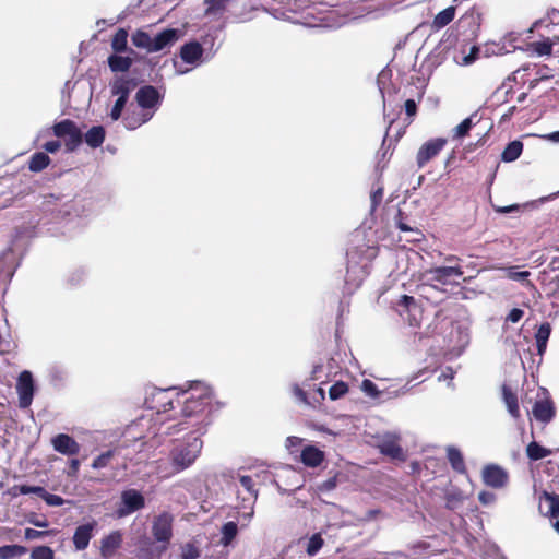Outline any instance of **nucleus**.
Masks as SVG:
<instances>
[{
	"label": "nucleus",
	"instance_id": "20",
	"mask_svg": "<svg viewBox=\"0 0 559 559\" xmlns=\"http://www.w3.org/2000/svg\"><path fill=\"white\" fill-rule=\"evenodd\" d=\"M122 534L119 531L111 532L102 539L100 552L105 558H111L116 550L121 546Z\"/></svg>",
	"mask_w": 559,
	"mask_h": 559
},
{
	"label": "nucleus",
	"instance_id": "29",
	"mask_svg": "<svg viewBox=\"0 0 559 559\" xmlns=\"http://www.w3.org/2000/svg\"><path fill=\"white\" fill-rule=\"evenodd\" d=\"M132 44L136 48L146 50L148 53H153L151 50L153 47V37L145 31L138 29L131 36Z\"/></svg>",
	"mask_w": 559,
	"mask_h": 559
},
{
	"label": "nucleus",
	"instance_id": "60",
	"mask_svg": "<svg viewBox=\"0 0 559 559\" xmlns=\"http://www.w3.org/2000/svg\"><path fill=\"white\" fill-rule=\"evenodd\" d=\"M121 20L120 16L116 19H100L96 22L97 27L99 31H103L107 26H114L116 23H118Z\"/></svg>",
	"mask_w": 559,
	"mask_h": 559
},
{
	"label": "nucleus",
	"instance_id": "42",
	"mask_svg": "<svg viewBox=\"0 0 559 559\" xmlns=\"http://www.w3.org/2000/svg\"><path fill=\"white\" fill-rule=\"evenodd\" d=\"M324 542L320 533L313 534L307 542L306 552L309 556H314L322 548Z\"/></svg>",
	"mask_w": 559,
	"mask_h": 559
},
{
	"label": "nucleus",
	"instance_id": "54",
	"mask_svg": "<svg viewBox=\"0 0 559 559\" xmlns=\"http://www.w3.org/2000/svg\"><path fill=\"white\" fill-rule=\"evenodd\" d=\"M48 534H49V532H46V531H37L35 528H26L24 536L27 540H33V539L43 538V537L47 536Z\"/></svg>",
	"mask_w": 559,
	"mask_h": 559
},
{
	"label": "nucleus",
	"instance_id": "10",
	"mask_svg": "<svg viewBox=\"0 0 559 559\" xmlns=\"http://www.w3.org/2000/svg\"><path fill=\"white\" fill-rule=\"evenodd\" d=\"M447 140L436 138L424 143L417 152L416 160L418 167H424L430 159L436 157L445 146Z\"/></svg>",
	"mask_w": 559,
	"mask_h": 559
},
{
	"label": "nucleus",
	"instance_id": "39",
	"mask_svg": "<svg viewBox=\"0 0 559 559\" xmlns=\"http://www.w3.org/2000/svg\"><path fill=\"white\" fill-rule=\"evenodd\" d=\"M27 552V548L21 545L0 546V559H12Z\"/></svg>",
	"mask_w": 559,
	"mask_h": 559
},
{
	"label": "nucleus",
	"instance_id": "41",
	"mask_svg": "<svg viewBox=\"0 0 559 559\" xmlns=\"http://www.w3.org/2000/svg\"><path fill=\"white\" fill-rule=\"evenodd\" d=\"M66 138V148L68 152L75 151L83 141V134L78 126Z\"/></svg>",
	"mask_w": 559,
	"mask_h": 559
},
{
	"label": "nucleus",
	"instance_id": "21",
	"mask_svg": "<svg viewBox=\"0 0 559 559\" xmlns=\"http://www.w3.org/2000/svg\"><path fill=\"white\" fill-rule=\"evenodd\" d=\"M111 94L118 96V98H123L126 100L129 99L130 93L136 86V83L132 79L128 78H117L111 83Z\"/></svg>",
	"mask_w": 559,
	"mask_h": 559
},
{
	"label": "nucleus",
	"instance_id": "8",
	"mask_svg": "<svg viewBox=\"0 0 559 559\" xmlns=\"http://www.w3.org/2000/svg\"><path fill=\"white\" fill-rule=\"evenodd\" d=\"M174 518L170 513L164 512L153 521L152 533L158 543L168 544L173 537Z\"/></svg>",
	"mask_w": 559,
	"mask_h": 559
},
{
	"label": "nucleus",
	"instance_id": "26",
	"mask_svg": "<svg viewBox=\"0 0 559 559\" xmlns=\"http://www.w3.org/2000/svg\"><path fill=\"white\" fill-rule=\"evenodd\" d=\"M105 134L104 127L94 126L85 133L83 139L90 147L97 148L104 143Z\"/></svg>",
	"mask_w": 559,
	"mask_h": 559
},
{
	"label": "nucleus",
	"instance_id": "14",
	"mask_svg": "<svg viewBox=\"0 0 559 559\" xmlns=\"http://www.w3.org/2000/svg\"><path fill=\"white\" fill-rule=\"evenodd\" d=\"M508 473L498 465H488L483 471L484 483L492 488H501L508 483Z\"/></svg>",
	"mask_w": 559,
	"mask_h": 559
},
{
	"label": "nucleus",
	"instance_id": "15",
	"mask_svg": "<svg viewBox=\"0 0 559 559\" xmlns=\"http://www.w3.org/2000/svg\"><path fill=\"white\" fill-rule=\"evenodd\" d=\"M53 450L63 455H76L80 444L67 433H59L51 439Z\"/></svg>",
	"mask_w": 559,
	"mask_h": 559
},
{
	"label": "nucleus",
	"instance_id": "35",
	"mask_svg": "<svg viewBox=\"0 0 559 559\" xmlns=\"http://www.w3.org/2000/svg\"><path fill=\"white\" fill-rule=\"evenodd\" d=\"M455 16V8L454 7H448L447 9L439 12L432 22V26L437 29H440L448 24H450Z\"/></svg>",
	"mask_w": 559,
	"mask_h": 559
},
{
	"label": "nucleus",
	"instance_id": "56",
	"mask_svg": "<svg viewBox=\"0 0 559 559\" xmlns=\"http://www.w3.org/2000/svg\"><path fill=\"white\" fill-rule=\"evenodd\" d=\"M337 485L336 477H331L318 486V490L321 492H328L335 489Z\"/></svg>",
	"mask_w": 559,
	"mask_h": 559
},
{
	"label": "nucleus",
	"instance_id": "57",
	"mask_svg": "<svg viewBox=\"0 0 559 559\" xmlns=\"http://www.w3.org/2000/svg\"><path fill=\"white\" fill-rule=\"evenodd\" d=\"M524 316V311L520 308H513L509 314L507 316V321L508 322H512V323H516L519 322L522 317Z\"/></svg>",
	"mask_w": 559,
	"mask_h": 559
},
{
	"label": "nucleus",
	"instance_id": "11",
	"mask_svg": "<svg viewBox=\"0 0 559 559\" xmlns=\"http://www.w3.org/2000/svg\"><path fill=\"white\" fill-rule=\"evenodd\" d=\"M177 392H180V388L156 389L153 392L152 402L155 403L153 407L157 408L159 416L175 408L173 395Z\"/></svg>",
	"mask_w": 559,
	"mask_h": 559
},
{
	"label": "nucleus",
	"instance_id": "34",
	"mask_svg": "<svg viewBox=\"0 0 559 559\" xmlns=\"http://www.w3.org/2000/svg\"><path fill=\"white\" fill-rule=\"evenodd\" d=\"M221 534H222L221 544L224 547L229 546L238 534L237 523L234 521L226 522L221 528Z\"/></svg>",
	"mask_w": 559,
	"mask_h": 559
},
{
	"label": "nucleus",
	"instance_id": "19",
	"mask_svg": "<svg viewBox=\"0 0 559 559\" xmlns=\"http://www.w3.org/2000/svg\"><path fill=\"white\" fill-rule=\"evenodd\" d=\"M324 452L314 445H307L300 454L301 463L307 467H318L324 460Z\"/></svg>",
	"mask_w": 559,
	"mask_h": 559
},
{
	"label": "nucleus",
	"instance_id": "40",
	"mask_svg": "<svg viewBox=\"0 0 559 559\" xmlns=\"http://www.w3.org/2000/svg\"><path fill=\"white\" fill-rule=\"evenodd\" d=\"M76 127L75 122L70 119H64L57 122L52 127L53 134L57 138H66Z\"/></svg>",
	"mask_w": 559,
	"mask_h": 559
},
{
	"label": "nucleus",
	"instance_id": "48",
	"mask_svg": "<svg viewBox=\"0 0 559 559\" xmlns=\"http://www.w3.org/2000/svg\"><path fill=\"white\" fill-rule=\"evenodd\" d=\"M127 102L128 100H126L123 98L116 99V102L111 108L110 115H109L112 121H117L120 119L122 110L124 109Z\"/></svg>",
	"mask_w": 559,
	"mask_h": 559
},
{
	"label": "nucleus",
	"instance_id": "28",
	"mask_svg": "<svg viewBox=\"0 0 559 559\" xmlns=\"http://www.w3.org/2000/svg\"><path fill=\"white\" fill-rule=\"evenodd\" d=\"M506 273V277L521 283L525 287H533V284L531 281H528V276L531 273L528 271H519L518 266H508L501 269Z\"/></svg>",
	"mask_w": 559,
	"mask_h": 559
},
{
	"label": "nucleus",
	"instance_id": "59",
	"mask_svg": "<svg viewBox=\"0 0 559 559\" xmlns=\"http://www.w3.org/2000/svg\"><path fill=\"white\" fill-rule=\"evenodd\" d=\"M27 522L36 527H41V528L47 527L49 524L47 520H40L36 514H31L27 518Z\"/></svg>",
	"mask_w": 559,
	"mask_h": 559
},
{
	"label": "nucleus",
	"instance_id": "46",
	"mask_svg": "<svg viewBox=\"0 0 559 559\" xmlns=\"http://www.w3.org/2000/svg\"><path fill=\"white\" fill-rule=\"evenodd\" d=\"M347 391H348V385L343 381H338L330 388L329 397L332 401H336V400L341 399L342 396H344L347 393Z\"/></svg>",
	"mask_w": 559,
	"mask_h": 559
},
{
	"label": "nucleus",
	"instance_id": "24",
	"mask_svg": "<svg viewBox=\"0 0 559 559\" xmlns=\"http://www.w3.org/2000/svg\"><path fill=\"white\" fill-rule=\"evenodd\" d=\"M532 413L537 420L548 423L554 417V407L549 401L538 400L535 402Z\"/></svg>",
	"mask_w": 559,
	"mask_h": 559
},
{
	"label": "nucleus",
	"instance_id": "36",
	"mask_svg": "<svg viewBox=\"0 0 559 559\" xmlns=\"http://www.w3.org/2000/svg\"><path fill=\"white\" fill-rule=\"evenodd\" d=\"M128 31L126 28H119L111 39V48L116 53H120L127 50L128 45Z\"/></svg>",
	"mask_w": 559,
	"mask_h": 559
},
{
	"label": "nucleus",
	"instance_id": "12",
	"mask_svg": "<svg viewBox=\"0 0 559 559\" xmlns=\"http://www.w3.org/2000/svg\"><path fill=\"white\" fill-rule=\"evenodd\" d=\"M360 389L367 396H369L371 399H379L382 395H385L386 399H394V397H399V396L406 394L411 390V386L407 383L400 390L380 391L378 389V386L376 385V383H373L371 380L364 379L361 382Z\"/></svg>",
	"mask_w": 559,
	"mask_h": 559
},
{
	"label": "nucleus",
	"instance_id": "44",
	"mask_svg": "<svg viewBox=\"0 0 559 559\" xmlns=\"http://www.w3.org/2000/svg\"><path fill=\"white\" fill-rule=\"evenodd\" d=\"M292 393L299 403L314 408V403H312L307 392L299 384L294 383L292 385Z\"/></svg>",
	"mask_w": 559,
	"mask_h": 559
},
{
	"label": "nucleus",
	"instance_id": "5",
	"mask_svg": "<svg viewBox=\"0 0 559 559\" xmlns=\"http://www.w3.org/2000/svg\"><path fill=\"white\" fill-rule=\"evenodd\" d=\"M16 393L19 396V407L22 409L28 408L35 394V383L31 371L24 370L20 373L16 381Z\"/></svg>",
	"mask_w": 559,
	"mask_h": 559
},
{
	"label": "nucleus",
	"instance_id": "38",
	"mask_svg": "<svg viewBox=\"0 0 559 559\" xmlns=\"http://www.w3.org/2000/svg\"><path fill=\"white\" fill-rule=\"evenodd\" d=\"M50 163L49 156L44 152L35 153L28 163V168L31 171L38 173L45 169Z\"/></svg>",
	"mask_w": 559,
	"mask_h": 559
},
{
	"label": "nucleus",
	"instance_id": "23",
	"mask_svg": "<svg viewBox=\"0 0 559 559\" xmlns=\"http://www.w3.org/2000/svg\"><path fill=\"white\" fill-rule=\"evenodd\" d=\"M380 451L392 459H403L404 455L403 449L399 445L395 437L392 435H388L382 439Z\"/></svg>",
	"mask_w": 559,
	"mask_h": 559
},
{
	"label": "nucleus",
	"instance_id": "1",
	"mask_svg": "<svg viewBox=\"0 0 559 559\" xmlns=\"http://www.w3.org/2000/svg\"><path fill=\"white\" fill-rule=\"evenodd\" d=\"M176 396L177 404L181 405L180 414L162 419V433L177 436L187 430L203 433L213 399L210 385L201 381H190L180 386Z\"/></svg>",
	"mask_w": 559,
	"mask_h": 559
},
{
	"label": "nucleus",
	"instance_id": "51",
	"mask_svg": "<svg viewBox=\"0 0 559 559\" xmlns=\"http://www.w3.org/2000/svg\"><path fill=\"white\" fill-rule=\"evenodd\" d=\"M534 51L538 56H549L551 55L552 46L547 41H538L534 44Z\"/></svg>",
	"mask_w": 559,
	"mask_h": 559
},
{
	"label": "nucleus",
	"instance_id": "53",
	"mask_svg": "<svg viewBox=\"0 0 559 559\" xmlns=\"http://www.w3.org/2000/svg\"><path fill=\"white\" fill-rule=\"evenodd\" d=\"M35 225H29L27 227L17 226L16 227V237L23 238V237H34L35 236Z\"/></svg>",
	"mask_w": 559,
	"mask_h": 559
},
{
	"label": "nucleus",
	"instance_id": "37",
	"mask_svg": "<svg viewBox=\"0 0 559 559\" xmlns=\"http://www.w3.org/2000/svg\"><path fill=\"white\" fill-rule=\"evenodd\" d=\"M526 454H527L530 460L538 461V460L545 459L548 455H550L551 451L549 449H547V448L542 447L536 441H532L526 447Z\"/></svg>",
	"mask_w": 559,
	"mask_h": 559
},
{
	"label": "nucleus",
	"instance_id": "22",
	"mask_svg": "<svg viewBox=\"0 0 559 559\" xmlns=\"http://www.w3.org/2000/svg\"><path fill=\"white\" fill-rule=\"evenodd\" d=\"M153 118V111H143L142 109L136 112H131L124 116L123 124L128 130H135L142 124L148 122Z\"/></svg>",
	"mask_w": 559,
	"mask_h": 559
},
{
	"label": "nucleus",
	"instance_id": "47",
	"mask_svg": "<svg viewBox=\"0 0 559 559\" xmlns=\"http://www.w3.org/2000/svg\"><path fill=\"white\" fill-rule=\"evenodd\" d=\"M13 490H19L21 495H29L35 493L39 496L41 499L44 495L46 493V489L41 486H28V485H16L13 486Z\"/></svg>",
	"mask_w": 559,
	"mask_h": 559
},
{
	"label": "nucleus",
	"instance_id": "52",
	"mask_svg": "<svg viewBox=\"0 0 559 559\" xmlns=\"http://www.w3.org/2000/svg\"><path fill=\"white\" fill-rule=\"evenodd\" d=\"M43 500L51 507H60L64 503V499L58 495L50 493L46 491V493L43 497Z\"/></svg>",
	"mask_w": 559,
	"mask_h": 559
},
{
	"label": "nucleus",
	"instance_id": "2",
	"mask_svg": "<svg viewBox=\"0 0 559 559\" xmlns=\"http://www.w3.org/2000/svg\"><path fill=\"white\" fill-rule=\"evenodd\" d=\"M201 435L198 431L189 430L186 438L173 443L168 453L173 474L181 473L194 464L203 448Z\"/></svg>",
	"mask_w": 559,
	"mask_h": 559
},
{
	"label": "nucleus",
	"instance_id": "45",
	"mask_svg": "<svg viewBox=\"0 0 559 559\" xmlns=\"http://www.w3.org/2000/svg\"><path fill=\"white\" fill-rule=\"evenodd\" d=\"M31 559H55V552L48 546H37L33 548Z\"/></svg>",
	"mask_w": 559,
	"mask_h": 559
},
{
	"label": "nucleus",
	"instance_id": "6",
	"mask_svg": "<svg viewBox=\"0 0 559 559\" xmlns=\"http://www.w3.org/2000/svg\"><path fill=\"white\" fill-rule=\"evenodd\" d=\"M163 96L153 85L140 87L135 94V100L143 111H153V115L162 104Z\"/></svg>",
	"mask_w": 559,
	"mask_h": 559
},
{
	"label": "nucleus",
	"instance_id": "64",
	"mask_svg": "<svg viewBox=\"0 0 559 559\" xmlns=\"http://www.w3.org/2000/svg\"><path fill=\"white\" fill-rule=\"evenodd\" d=\"M454 374H455L454 370L451 367H447L444 370H442V372L438 377V380L439 381H445V380L451 381L454 378Z\"/></svg>",
	"mask_w": 559,
	"mask_h": 559
},
{
	"label": "nucleus",
	"instance_id": "3",
	"mask_svg": "<svg viewBox=\"0 0 559 559\" xmlns=\"http://www.w3.org/2000/svg\"><path fill=\"white\" fill-rule=\"evenodd\" d=\"M205 15H218L223 12L230 13L238 21L247 20V15L254 9L248 0H204Z\"/></svg>",
	"mask_w": 559,
	"mask_h": 559
},
{
	"label": "nucleus",
	"instance_id": "17",
	"mask_svg": "<svg viewBox=\"0 0 559 559\" xmlns=\"http://www.w3.org/2000/svg\"><path fill=\"white\" fill-rule=\"evenodd\" d=\"M539 511L549 518L559 514V497L554 492L544 491L539 499Z\"/></svg>",
	"mask_w": 559,
	"mask_h": 559
},
{
	"label": "nucleus",
	"instance_id": "25",
	"mask_svg": "<svg viewBox=\"0 0 559 559\" xmlns=\"http://www.w3.org/2000/svg\"><path fill=\"white\" fill-rule=\"evenodd\" d=\"M502 399L507 406L509 414L514 418H520V407L518 396L512 392L508 385L502 386Z\"/></svg>",
	"mask_w": 559,
	"mask_h": 559
},
{
	"label": "nucleus",
	"instance_id": "43",
	"mask_svg": "<svg viewBox=\"0 0 559 559\" xmlns=\"http://www.w3.org/2000/svg\"><path fill=\"white\" fill-rule=\"evenodd\" d=\"M116 453V450H108L106 452H103L97 457L94 459L92 463V468L94 469H102L109 465L110 460L114 457Z\"/></svg>",
	"mask_w": 559,
	"mask_h": 559
},
{
	"label": "nucleus",
	"instance_id": "55",
	"mask_svg": "<svg viewBox=\"0 0 559 559\" xmlns=\"http://www.w3.org/2000/svg\"><path fill=\"white\" fill-rule=\"evenodd\" d=\"M312 403H314V408L319 407L321 403L325 400V392L322 388H318L314 390L312 395L310 396Z\"/></svg>",
	"mask_w": 559,
	"mask_h": 559
},
{
	"label": "nucleus",
	"instance_id": "63",
	"mask_svg": "<svg viewBox=\"0 0 559 559\" xmlns=\"http://www.w3.org/2000/svg\"><path fill=\"white\" fill-rule=\"evenodd\" d=\"M417 105L414 99H407L405 102V112L407 116L412 117L416 114Z\"/></svg>",
	"mask_w": 559,
	"mask_h": 559
},
{
	"label": "nucleus",
	"instance_id": "9",
	"mask_svg": "<svg viewBox=\"0 0 559 559\" xmlns=\"http://www.w3.org/2000/svg\"><path fill=\"white\" fill-rule=\"evenodd\" d=\"M463 271L459 266H438L427 270L425 273L428 282H436L442 285L452 284V278L461 277Z\"/></svg>",
	"mask_w": 559,
	"mask_h": 559
},
{
	"label": "nucleus",
	"instance_id": "4",
	"mask_svg": "<svg viewBox=\"0 0 559 559\" xmlns=\"http://www.w3.org/2000/svg\"><path fill=\"white\" fill-rule=\"evenodd\" d=\"M451 331L444 336L448 347L454 355L459 356L469 344V330L461 323L450 322Z\"/></svg>",
	"mask_w": 559,
	"mask_h": 559
},
{
	"label": "nucleus",
	"instance_id": "62",
	"mask_svg": "<svg viewBox=\"0 0 559 559\" xmlns=\"http://www.w3.org/2000/svg\"><path fill=\"white\" fill-rule=\"evenodd\" d=\"M382 197H383L382 188H379L372 192V194H371L372 209L377 207L380 204Z\"/></svg>",
	"mask_w": 559,
	"mask_h": 559
},
{
	"label": "nucleus",
	"instance_id": "30",
	"mask_svg": "<svg viewBox=\"0 0 559 559\" xmlns=\"http://www.w3.org/2000/svg\"><path fill=\"white\" fill-rule=\"evenodd\" d=\"M107 61L112 72H127L132 66V59L130 57H123L117 53L110 55Z\"/></svg>",
	"mask_w": 559,
	"mask_h": 559
},
{
	"label": "nucleus",
	"instance_id": "32",
	"mask_svg": "<svg viewBox=\"0 0 559 559\" xmlns=\"http://www.w3.org/2000/svg\"><path fill=\"white\" fill-rule=\"evenodd\" d=\"M551 333V326L550 323L544 322L539 325L535 338H536V345H537V352L539 355H543L547 347V342L549 340Z\"/></svg>",
	"mask_w": 559,
	"mask_h": 559
},
{
	"label": "nucleus",
	"instance_id": "7",
	"mask_svg": "<svg viewBox=\"0 0 559 559\" xmlns=\"http://www.w3.org/2000/svg\"><path fill=\"white\" fill-rule=\"evenodd\" d=\"M145 506L143 495L135 489H127L121 493V507L117 510L118 518H124Z\"/></svg>",
	"mask_w": 559,
	"mask_h": 559
},
{
	"label": "nucleus",
	"instance_id": "31",
	"mask_svg": "<svg viewBox=\"0 0 559 559\" xmlns=\"http://www.w3.org/2000/svg\"><path fill=\"white\" fill-rule=\"evenodd\" d=\"M522 151H523V143L519 140H514V141L508 143V145L506 146V148L503 150V152L501 154V159L504 163L514 162L521 156Z\"/></svg>",
	"mask_w": 559,
	"mask_h": 559
},
{
	"label": "nucleus",
	"instance_id": "18",
	"mask_svg": "<svg viewBox=\"0 0 559 559\" xmlns=\"http://www.w3.org/2000/svg\"><path fill=\"white\" fill-rule=\"evenodd\" d=\"M95 523H86L79 525L73 535V544L76 550H84L87 548L90 540L93 536Z\"/></svg>",
	"mask_w": 559,
	"mask_h": 559
},
{
	"label": "nucleus",
	"instance_id": "16",
	"mask_svg": "<svg viewBox=\"0 0 559 559\" xmlns=\"http://www.w3.org/2000/svg\"><path fill=\"white\" fill-rule=\"evenodd\" d=\"M203 47L200 43L193 40L185 44L180 49V58L189 64H198L203 56Z\"/></svg>",
	"mask_w": 559,
	"mask_h": 559
},
{
	"label": "nucleus",
	"instance_id": "61",
	"mask_svg": "<svg viewBox=\"0 0 559 559\" xmlns=\"http://www.w3.org/2000/svg\"><path fill=\"white\" fill-rule=\"evenodd\" d=\"M60 147H61V142L58 140L49 141L44 144V148L48 153H56L57 151L60 150Z\"/></svg>",
	"mask_w": 559,
	"mask_h": 559
},
{
	"label": "nucleus",
	"instance_id": "13",
	"mask_svg": "<svg viewBox=\"0 0 559 559\" xmlns=\"http://www.w3.org/2000/svg\"><path fill=\"white\" fill-rule=\"evenodd\" d=\"M181 32L177 28H166L153 36V52H159L164 49L170 48L176 41L179 40Z\"/></svg>",
	"mask_w": 559,
	"mask_h": 559
},
{
	"label": "nucleus",
	"instance_id": "33",
	"mask_svg": "<svg viewBox=\"0 0 559 559\" xmlns=\"http://www.w3.org/2000/svg\"><path fill=\"white\" fill-rule=\"evenodd\" d=\"M448 460L454 471L464 474L466 472L465 463L461 451L454 447L447 449Z\"/></svg>",
	"mask_w": 559,
	"mask_h": 559
},
{
	"label": "nucleus",
	"instance_id": "58",
	"mask_svg": "<svg viewBox=\"0 0 559 559\" xmlns=\"http://www.w3.org/2000/svg\"><path fill=\"white\" fill-rule=\"evenodd\" d=\"M416 305V301L414 299V297L412 296H407V295H403L401 296L399 302H397V306L400 307H404L406 309H411L413 306Z\"/></svg>",
	"mask_w": 559,
	"mask_h": 559
},
{
	"label": "nucleus",
	"instance_id": "27",
	"mask_svg": "<svg viewBox=\"0 0 559 559\" xmlns=\"http://www.w3.org/2000/svg\"><path fill=\"white\" fill-rule=\"evenodd\" d=\"M477 118V112L472 114L469 117L465 118L460 124H457L452 130V139L453 140H461L465 138L471 129L479 121V119L475 120Z\"/></svg>",
	"mask_w": 559,
	"mask_h": 559
},
{
	"label": "nucleus",
	"instance_id": "50",
	"mask_svg": "<svg viewBox=\"0 0 559 559\" xmlns=\"http://www.w3.org/2000/svg\"><path fill=\"white\" fill-rule=\"evenodd\" d=\"M200 550L192 544L182 547L181 559H199Z\"/></svg>",
	"mask_w": 559,
	"mask_h": 559
},
{
	"label": "nucleus",
	"instance_id": "49",
	"mask_svg": "<svg viewBox=\"0 0 559 559\" xmlns=\"http://www.w3.org/2000/svg\"><path fill=\"white\" fill-rule=\"evenodd\" d=\"M239 483L254 499H257L258 490L254 488L253 479L250 476L241 475L239 477Z\"/></svg>",
	"mask_w": 559,
	"mask_h": 559
}]
</instances>
